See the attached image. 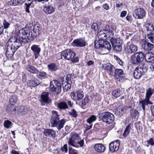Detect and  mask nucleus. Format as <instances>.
<instances>
[{
	"label": "nucleus",
	"mask_w": 154,
	"mask_h": 154,
	"mask_svg": "<svg viewBox=\"0 0 154 154\" xmlns=\"http://www.w3.org/2000/svg\"><path fill=\"white\" fill-rule=\"evenodd\" d=\"M30 34V29L26 26L19 31L17 37L13 36L10 38L6 46V55L8 58L12 57L15 51L23 43L27 42Z\"/></svg>",
	"instance_id": "f257e3e1"
},
{
	"label": "nucleus",
	"mask_w": 154,
	"mask_h": 154,
	"mask_svg": "<svg viewBox=\"0 0 154 154\" xmlns=\"http://www.w3.org/2000/svg\"><path fill=\"white\" fill-rule=\"evenodd\" d=\"M94 47L104 51L105 54L107 53L111 49V46L110 43L107 41L98 39L94 42Z\"/></svg>",
	"instance_id": "f03ea898"
},
{
	"label": "nucleus",
	"mask_w": 154,
	"mask_h": 154,
	"mask_svg": "<svg viewBox=\"0 0 154 154\" xmlns=\"http://www.w3.org/2000/svg\"><path fill=\"white\" fill-rule=\"evenodd\" d=\"M98 116L100 120L106 124H111L114 120V115L109 112H105L99 113Z\"/></svg>",
	"instance_id": "7ed1b4c3"
},
{
	"label": "nucleus",
	"mask_w": 154,
	"mask_h": 154,
	"mask_svg": "<svg viewBox=\"0 0 154 154\" xmlns=\"http://www.w3.org/2000/svg\"><path fill=\"white\" fill-rule=\"evenodd\" d=\"M146 70V65L144 63H141L134 70L133 73L134 78L136 79H139L141 76L144 75Z\"/></svg>",
	"instance_id": "20e7f679"
},
{
	"label": "nucleus",
	"mask_w": 154,
	"mask_h": 154,
	"mask_svg": "<svg viewBox=\"0 0 154 154\" xmlns=\"http://www.w3.org/2000/svg\"><path fill=\"white\" fill-rule=\"evenodd\" d=\"M62 88L61 83L58 81L53 80L50 83V88L52 92L59 93L60 92Z\"/></svg>",
	"instance_id": "39448f33"
},
{
	"label": "nucleus",
	"mask_w": 154,
	"mask_h": 154,
	"mask_svg": "<svg viewBox=\"0 0 154 154\" xmlns=\"http://www.w3.org/2000/svg\"><path fill=\"white\" fill-rule=\"evenodd\" d=\"M75 54L73 51L70 49H67L62 51L61 53V55L66 60H69L73 58Z\"/></svg>",
	"instance_id": "423d86ee"
},
{
	"label": "nucleus",
	"mask_w": 154,
	"mask_h": 154,
	"mask_svg": "<svg viewBox=\"0 0 154 154\" xmlns=\"http://www.w3.org/2000/svg\"><path fill=\"white\" fill-rule=\"evenodd\" d=\"M146 12L143 8H138L133 12V16L137 19H142L145 16Z\"/></svg>",
	"instance_id": "0eeeda50"
},
{
	"label": "nucleus",
	"mask_w": 154,
	"mask_h": 154,
	"mask_svg": "<svg viewBox=\"0 0 154 154\" xmlns=\"http://www.w3.org/2000/svg\"><path fill=\"white\" fill-rule=\"evenodd\" d=\"M71 44L74 47H85L87 43L85 38H80L74 40Z\"/></svg>",
	"instance_id": "6e6552de"
},
{
	"label": "nucleus",
	"mask_w": 154,
	"mask_h": 154,
	"mask_svg": "<svg viewBox=\"0 0 154 154\" xmlns=\"http://www.w3.org/2000/svg\"><path fill=\"white\" fill-rule=\"evenodd\" d=\"M60 116L57 111H52V116L50 120V122L52 127L56 126V124L57 122H59V120H60L59 118Z\"/></svg>",
	"instance_id": "1a4fd4ad"
},
{
	"label": "nucleus",
	"mask_w": 154,
	"mask_h": 154,
	"mask_svg": "<svg viewBox=\"0 0 154 154\" xmlns=\"http://www.w3.org/2000/svg\"><path fill=\"white\" fill-rule=\"evenodd\" d=\"M141 45L142 48L146 51H151L154 48V45L145 40H142Z\"/></svg>",
	"instance_id": "9d476101"
},
{
	"label": "nucleus",
	"mask_w": 154,
	"mask_h": 154,
	"mask_svg": "<svg viewBox=\"0 0 154 154\" xmlns=\"http://www.w3.org/2000/svg\"><path fill=\"white\" fill-rule=\"evenodd\" d=\"M120 146V140H117L111 142L109 144L110 150L112 152L118 150Z\"/></svg>",
	"instance_id": "9b49d317"
},
{
	"label": "nucleus",
	"mask_w": 154,
	"mask_h": 154,
	"mask_svg": "<svg viewBox=\"0 0 154 154\" xmlns=\"http://www.w3.org/2000/svg\"><path fill=\"white\" fill-rule=\"evenodd\" d=\"M79 140H80V137L78 134L75 133H72L68 141V144L72 146Z\"/></svg>",
	"instance_id": "f8f14e48"
},
{
	"label": "nucleus",
	"mask_w": 154,
	"mask_h": 154,
	"mask_svg": "<svg viewBox=\"0 0 154 154\" xmlns=\"http://www.w3.org/2000/svg\"><path fill=\"white\" fill-rule=\"evenodd\" d=\"M31 50L33 51L35 58H37L40 55L41 48L39 45H33L31 47Z\"/></svg>",
	"instance_id": "ddd939ff"
},
{
	"label": "nucleus",
	"mask_w": 154,
	"mask_h": 154,
	"mask_svg": "<svg viewBox=\"0 0 154 154\" xmlns=\"http://www.w3.org/2000/svg\"><path fill=\"white\" fill-rule=\"evenodd\" d=\"M103 30L106 34L110 37H112L114 35L113 31L114 29L113 27L111 25H106Z\"/></svg>",
	"instance_id": "4468645a"
},
{
	"label": "nucleus",
	"mask_w": 154,
	"mask_h": 154,
	"mask_svg": "<svg viewBox=\"0 0 154 154\" xmlns=\"http://www.w3.org/2000/svg\"><path fill=\"white\" fill-rule=\"evenodd\" d=\"M44 134L47 137L54 138L55 137L56 132L52 129H45L44 131Z\"/></svg>",
	"instance_id": "2eb2a0df"
},
{
	"label": "nucleus",
	"mask_w": 154,
	"mask_h": 154,
	"mask_svg": "<svg viewBox=\"0 0 154 154\" xmlns=\"http://www.w3.org/2000/svg\"><path fill=\"white\" fill-rule=\"evenodd\" d=\"M73 99L75 100H80L84 97V94L82 92L80 91H78L76 92H73L72 93Z\"/></svg>",
	"instance_id": "dca6fc26"
},
{
	"label": "nucleus",
	"mask_w": 154,
	"mask_h": 154,
	"mask_svg": "<svg viewBox=\"0 0 154 154\" xmlns=\"http://www.w3.org/2000/svg\"><path fill=\"white\" fill-rule=\"evenodd\" d=\"M111 43L114 50L118 51L121 50L122 47L121 44L120 42H117V40H113Z\"/></svg>",
	"instance_id": "f3484780"
},
{
	"label": "nucleus",
	"mask_w": 154,
	"mask_h": 154,
	"mask_svg": "<svg viewBox=\"0 0 154 154\" xmlns=\"http://www.w3.org/2000/svg\"><path fill=\"white\" fill-rule=\"evenodd\" d=\"M144 58L148 62L153 63L154 62V54L151 52H149L146 54Z\"/></svg>",
	"instance_id": "a211bd4d"
},
{
	"label": "nucleus",
	"mask_w": 154,
	"mask_h": 154,
	"mask_svg": "<svg viewBox=\"0 0 154 154\" xmlns=\"http://www.w3.org/2000/svg\"><path fill=\"white\" fill-rule=\"evenodd\" d=\"M137 47L134 44H131L128 47L125 48L126 52L128 54H132L136 52L137 50Z\"/></svg>",
	"instance_id": "6ab92c4d"
},
{
	"label": "nucleus",
	"mask_w": 154,
	"mask_h": 154,
	"mask_svg": "<svg viewBox=\"0 0 154 154\" xmlns=\"http://www.w3.org/2000/svg\"><path fill=\"white\" fill-rule=\"evenodd\" d=\"M114 75L116 79H118L124 76L125 74L122 69H117L115 70L114 75Z\"/></svg>",
	"instance_id": "aec40b11"
},
{
	"label": "nucleus",
	"mask_w": 154,
	"mask_h": 154,
	"mask_svg": "<svg viewBox=\"0 0 154 154\" xmlns=\"http://www.w3.org/2000/svg\"><path fill=\"white\" fill-rule=\"evenodd\" d=\"M48 95L49 93L48 92H43L41 95V101L46 103H50L51 100Z\"/></svg>",
	"instance_id": "412c9836"
},
{
	"label": "nucleus",
	"mask_w": 154,
	"mask_h": 154,
	"mask_svg": "<svg viewBox=\"0 0 154 154\" xmlns=\"http://www.w3.org/2000/svg\"><path fill=\"white\" fill-rule=\"evenodd\" d=\"M104 69L110 71V75H112L113 73H112L113 70L115 69L114 66L110 63H107L103 65V67Z\"/></svg>",
	"instance_id": "4be33fe9"
},
{
	"label": "nucleus",
	"mask_w": 154,
	"mask_h": 154,
	"mask_svg": "<svg viewBox=\"0 0 154 154\" xmlns=\"http://www.w3.org/2000/svg\"><path fill=\"white\" fill-rule=\"evenodd\" d=\"M94 147L96 151L100 153L103 152L105 149V146L100 143L96 144Z\"/></svg>",
	"instance_id": "5701e85b"
},
{
	"label": "nucleus",
	"mask_w": 154,
	"mask_h": 154,
	"mask_svg": "<svg viewBox=\"0 0 154 154\" xmlns=\"http://www.w3.org/2000/svg\"><path fill=\"white\" fill-rule=\"evenodd\" d=\"M55 11L54 9L51 5H49L43 7V11L47 14H50L53 13Z\"/></svg>",
	"instance_id": "b1692460"
},
{
	"label": "nucleus",
	"mask_w": 154,
	"mask_h": 154,
	"mask_svg": "<svg viewBox=\"0 0 154 154\" xmlns=\"http://www.w3.org/2000/svg\"><path fill=\"white\" fill-rule=\"evenodd\" d=\"M139 103L141 104V106L142 107L143 111L145 109V106L148 104H152V103L150 102L149 99L145 98V99L139 102Z\"/></svg>",
	"instance_id": "393cba45"
},
{
	"label": "nucleus",
	"mask_w": 154,
	"mask_h": 154,
	"mask_svg": "<svg viewBox=\"0 0 154 154\" xmlns=\"http://www.w3.org/2000/svg\"><path fill=\"white\" fill-rule=\"evenodd\" d=\"M107 35L103 30H101L97 34V37L98 38V39L104 40L105 38H106Z\"/></svg>",
	"instance_id": "a878e982"
},
{
	"label": "nucleus",
	"mask_w": 154,
	"mask_h": 154,
	"mask_svg": "<svg viewBox=\"0 0 154 154\" xmlns=\"http://www.w3.org/2000/svg\"><path fill=\"white\" fill-rule=\"evenodd\" d=\"M28 110V109L27 107L23 106H19L17 109L18 113L22 115H25L27 113Z\"/></svg>",
	"instance_id": "bb28decb"
},
{
	"label": "nucleus",
	"mask_w": 154,
	"mask_h": 154,
	"mask_svg": "<svg viewBox=\"0 0 154 154\" xmlns=\"http://www.w3.org/2000/svg\"><path fill=\"white\" fill-rule=\"evenodd\" d=\"M40 84L39 81L37 79H35L34 80H31L27 82L28 85L31 87H35Z\"/></svg>",
	"instance_id": "cd10ccee"
},
{
	"label": "nucleus",
	"mask_w": 154,
	"mask_h": 154,
	"mask_svg": "<svg viewBox=\"0 0 154 154\" xmlns=\"http://www.w3.org/2000/svg\"><path fill=\"white\" fill-rule=\"evenodd\" d=\"M145 26L148 33H151L154 31V27L152 24L149 23H146L145 24Z\"/></svg>",
	"instance_id": "c85d7f7f"
},
{
	"label": "nucleus",
	"mask_w": 154,
	"mask_h": 154,
	"mask_svg": "<svg viewBox=\"0 0 154 154\" xmlns=\"http://www.w3.org/2000/svg\"><path fill=\"white\" fill-rule=\"evenodd\" d=\"M154 92V89L151 88H149L146 90L145 98L149 99Z\"/></svg>",
	"instance_id": "c756f323"
},
{
	"label": "nucleus",
	"mask_w": 154,
	"mask_h": 154,
	"mask_svg": "<svg viewBox=\"0 0 154 154\" xmlns=\"http://www.w3.org/2000/svg\"><path fill=\"white\" fill-rule=\"evenodd\" d=\"M65 123V121L64 119H62L60 120H59V122L56 124V125L54 126L53 127H56L58 130H60L63 128Z\"/></svg>",
	"instance_id": "7c9ffc66"
},
{
	"label": "nucleus",
	"mask_w": 154,
	"mask_h": 154,
	"mask_svg": "<svg viewBox=\"0 0 154 154\" xmlns=\"http://www.w3.org/2000/svg\"><path fill=\"white\" fill-rule=\"evenodd\" d=\"M36 74L37 77L40 79H45L47 78V75L45 72L38 71V74Z\"/></svg>",
	"instance_id": "2f4dec72"
},
{
	"label": "nucleus",
	"mask_w": 154,
	"mask_h": 154,
	"mask_svg": "<svg viewBox=\"0 0 154 154\" xmlns=\"http://www.w3.org/2000/svg\"><path fill=\"white\" fill-rule=\"evenodd\" d=\"M57 107L60 109H65L68 108L67 103L64 101L61 102L57 104Z\"/></svg>",
	"instance_id": "473e14b6"
},
{
	"label": "nucleus",
	"mask_w": 154,
	"mask_h": 154,
	"mask_svg": "<svg viewBox=\"0 0 154 154\" xmlns=\"http://www.w3.org/2000/svg\"><path fill=\"white\" fill-rule=\"evenodd\" d=\"M84 144V140L83 139H81L80 137V140H78V141L75 142L72 146L79 148V147H82Z\"/></svg>",
	"instance_id": "72a5a7b5"
},
{
	"label": "nucleus",
	"mask_w": 154,
	"mask_h": 154,
	"mask_svg": "<svg viewBox=\"0 0 154 154\" xmlns=\"http://www.w3.org/2000/svg\"><path fill=\"white\" fill-rule=\"evenodd\" d=\"M27 70L30 73L33 74H38V70L32 66L29 65L27 67Z\"/></svg>",
	"instance_id": "f704fd0d"
},
{
	"label": "nucleus",
	"mask_w": 154,
	"mask_h": 154,
	"mask_svg": "<svg viewBox=\"0 0 154 154\" xmlns=\"http://www.w3.org/2000/svg\"><path fill=\"white\" fill-rule=\"evenodd\" d=\"M132 63L134 64H138L140 63L137 57L136 53L132 55L131 57Z\"/></svg>",
	"instance_id": "c9c22d12"
},
{
	"label": "nucleus",
	"mask_w": 154,
	"mask_h": 154,
	"mask_svg": "<svg viewBox=\"0 0 154 154\" xmlns=\"http://www.w3.org/2000/svg\"><path fill=\"white\" fill-rule=\"evenodd\" d=\"M7 110L10 113L15 114L16 113V109L14 105H9Z\"/></svg>",
	"instance_id": "e433bc0d"
},
{
	"label": "nucleus",
	"mask_w": 154,
	"mask_h": 154,
	"mask_svg": "<svg viewBox=\"0 0 154 154\" xmlns=\"http://www.w3.org/2000/svg\"><path fill=\"white\" fill-rule=\"evenodd\" d=\"M48 69L51 72H55L57 69V65L54 63H52L48 65Z\"/></svg>",
	"instance_id": "4c0bfd02"
},
{
	"label": "nucleus",
	"mask_w": 154,
	"mask_h": 154,
	"mask_svg": "<svg viewBox=\"0 0 154 154\" xmlns=\"http://www.w3.org/2000/svg\"><path fill=\"white\" fill-rule=\"evenodd\" d=\"M123 91L120 90H115L113 91L112 93L113 96L116 98H117L121 95Z\"/></svg>",
	"instance_id": "58836bf2"
},
{
	"label": "nucleus",
	"mask_w": 154,
	"mask_h": 154,
	"mask_svg": "<svg viewBox=\"0 0 154 154\" xmlns=\"http://www.w3.org/2000/svg\"><path fill=\"white\" fill-rule=\"evenodd\" d=\"M131 129V124H129L125 128L123 134L124 137H126L128 135Z\"/></svg>",
	"instance_id": "ea45409f"
},
{
	"label": "nucleus",
	"mask_w": 154,
	"mask_h": 154,
	"mask_svg": "<svg viewBox=\"0 0 154 154\" xmlns=\"http://www.w3.org/2000/svg\"><path fill=\"white\" fill-rule=\"evenodd\" d=\"M136 53L137 55L138 60L140 63L143 60L144 58V54L142 52H137Z\"/></svg>",
	"instance_id": "a19ab883"
},
{
	"label": "nucleus",
	"mask_w": 154,
	"mask_h": 154,
	"mask_svg": "<svg viewBox=\"0 0 154 154\" xmlns=\"http://www.w3.org/2000/svg\"><path fill=\"white\" fill-rule=\"evenodd\" d=\"M12 125V122L8 120L5 121L4 123V126L7 128H11Z\"/></svg>",
	"instance_id": "79ce46f5"
},
{
	"label": "nucleus",
	"mask_w": 154,
	"mask_h": 154,
	"mask_svg": "<svg viewBox=\"0 0 154 154\" xmlns=\"http://www.w3.org/2000/svg\"><path fill=\"white\" fill-rule=\"evenodd\" d=\"M131 114L132 117L135 118L137 116H139V112L135 109H131Z\"/></svg>",
	"instance_id": "37998d69"
},
{
	"label": "nucleus",
	"mask_w": 154,
	"mask_h": 154,
	"mask_svg": "<svg viewBox=\"0 0 154 154\" xmlns=\"http://www.w3.org/2000/svg\"><path fill=\"white\" fill-rule=\"evenodd\" d=\"M96 119V116L94 115H92L87 120V122L89 124H92V123Z\"/></svg>",
	"instance_id": "c03bdc74"
},
{
	"label": "nucleus",
	"mask_w": 154,
	"mask_h": 154,
	"mask_svg": "<svg viewBox=\"0 0 154 154\" xmlns=\"http://www.w3.org/2000/svg\"><path fill=\"white\" fill-rule=\"evenodd\" d=\"M17 100V96L15 95H13L10 99V103L11 105H14Z\"/></svg>",
	"instance_id": "a18cd8bd"
},
{
	"label": "nucleus",
	"mask_w": 154,
	"mask_h": 154,
	"mask_svg": "<svg viewBox=\"0 0 154 154\" xmlns=\"http://www.w3.org/2000/svg\"><path fill=\"white\" fill-rule=\"evenodd\" d=\"M146 38L149 39V41L154 44V34L151 33L147 34Z\"/></svg>",
	"instance_id": "49530a36"
},
{
	"label": "nucleus",
	"mask_w": 154,
	"mask_h": 154,
	"mask_svg": "<svg viewBox=\"0 0 154 154\" xmlns=\"http://www.w3.org/2000/svg\"><path fill=\"white\" fill-rule=\"evenodd\" d=\"M66 84H67L64 86H63V84H62L63 90L65 91H66L69 90L71 86V85L70 83L69 82V83H68V82H67Z\"/></svg>",
	"instance_id": "de8ad7c7"
},
{
	"label": "nucleus",
	"mask_w": 154,
	"mask_h": 154,
	"mask_svg": "<svg viewBox=\"0 0 154 154\" xmlns=\"http://www.w3.org/2000/svg\"><path fill=\"white\" fill-rule=\"evenodd\" d=\"M69 114L74 118L78 116L77 112L74 109H73L70 112H69Z\"/></svg>",
	"instance_id": "09e8293b"
},
{
	"label": "nucleus",
	"mask_w": 154,
	"mask_h": 154,
	"mask_svg": "<svg viewBox=\"0 0 154 154\" xmlns=\"http://www.w3.org/2000/svg\"><path fill=\"white\" fill-rule=\"evenodd\" d=\"M91 28L92 30H93L95 32H96L99 29L97 24L95 23H93L91 26Z\"/></svg>",
	"instance_id": "8fccbe9b"
},
{
	"label": "nucleus",
	"mask_w": 154,
	"mask_h": 154,
	"mask_svg": "<svg viewBox=\"0 0 154 154\" xmlns=\"http://www.w3.org/2000/svg\"><path fill=\"white\" fill-rule=\"evenodd\" d=\"M3 24L4 26V28L7 29L10 26V23L8 22L6 20H4L3 22Z\"/></svg>",
	"instance_id": "3c124183"
},
{
	"label": "nucleus",
	"mask_w": 154,
	"mask_h": 154,
	"mask_svg": "<svg viewBox=\"0 0 154 154\" xmlns=\"http://www.w3.org/2000/svg\"><path fill=\"white\" fill-rule=\"evenodd\" d=\"M89 99L87 97H85L82 101V105L85 106L86 103H88Z\"/></svg>",
	"instance_id": "603ef678"
},
{
	"label": "nucleus",
	"mask_w": 154,
	"mask_h": 154,
	"mask_svg": "<svg viewBox=\"0 0 154 154\" xmlns=\"http://www.w3.org/2000/svg\"><path fill=\"white\" fill-rule=\"evenodd\" d=\"M72 76V75L71 74H68L67 75L66 77V79L67 81V82L72 83V82H71V77Z\"/></svg>",
	"instance_id": "864d4df0"
},
{
	"label": "nucleus",
	"mask_w": 154,
	"mask_h": 154,
	"mask_svg": "<svg viewBox=\"0 0 154 154\" xmlns=\"http://www.w3.org/2000/svg\"><path fill=\"white\" fill-rule=\"evenodd\" d=\"M117 60V62L120 65H122L123 64V61L117 56L114 57Z\"/></svg>",
	"instance_id": "5fc2aeb1"
},
{
	"label": "nucleus",
	"mask_w": 154,
	"mask_h": 154,
	"mask_svg": "<svg viewBox=\"0 0 154 154\" xmlns=\"http://www.w3.org/2000/svg\"><path fill=\"white\" fill-rule=\"evenodd\" d=\"M61 150L63 152H66L68 151L67 145L66 144H64L63 147L61 148Z\"/></svg>",
	"instance_id": "6e6d98bb"
},
{
	"label": "nucleus",
	"mask_w": 154,
	"mask_h": 154,
	"mask_svg": "<svg viewBox=\"0 0 154 154\" xmlns=\"http://www.w3.org/2000/svg\"><path fill=\"white\" fill-rule=\"evenodd\" d=\"M25 5L26 6V12L29 13L30 12L29 10V8L31 5V3L27 4V3H25Z\"/></svg>",
	"instance_id": "4d7b16f0"
},
{
	"label": "nucleus",
	"mask_w": 154,
	"mask_h": 154,
	"mask_svg": "<svg viewBox=\"0 0 154 154\" xmlns=\"http://www.w3.org/2000/svg\"><path fill=\"white\" fill-rule=\"evenodd\" d=\"M147 143L152 146L154 145V141L152 138H150L149 140L147 141Z\"/></svg>",
	"instance_id": "13d9d810"
},
{
	"label": "nucleus",
	"mask_w": 154,
	"mask_h": 154,
	"mask_svg": "<svg viewBox=\"0 0 154 154\" xmlns=\"http://www.w3.org/2000/svg\"><path fill=\"white\" fill-rule=\"evenodd\" d=\"M77 151L74 149H72L69 148V154H77Z\"/></svg>",
	"instance_id": "bf43d9fd"
},
{
	"label": "nucleus",
	"mask_w": 154,
	"mask_h": 154,
	"mask_svg": "<svg viewBox=\"0 0 154 154\" xmlns=\"http://www.w3.org/2000/svg\"><path fill=\"white\" fill-rule=\"evenodd\" d=\"M127 14V11H123L120 14V16L122 17H124Z\"/></svg>",
	"instance_id": "052dcab7"
},
{
	"label": "nucleus",
	"mask_w": 154,
	"mask_h": 154,
	"mask_svg": "<svg viewBox=\"0 0 154 154\" xmlns=\"http://www.w3.org/2000/svg\"><path fill=\"white\" fill-rule=\"evenodd\" d=\"M21 3L18 1H17L16 2H13V6H16L17 5H18L20 4Z\"/></svg>",
	"instance_id": "680f3d73"
},
{
	"label": "nucleus",
	"mask_w": 154,
	"mask_h": 154,
	"mask_svg": "<svg viewBox=\"0 0 154 154\" xmlns=\"http://www.w3.org/2000/svg\"><path fill=\"white\" fill-rule=\"evenodd\" d=\"M151 110L152 114L153 116L154 117V106L152 105L151 106Z\"/></svg>",
	"instance_id": "e2e57ef3"
},
{
	"label": "nucleus",
	"mask_w": 154,
	"mask_h": 154,
	"mask_svg": "<svg viewBox=\"0 0 154 154\" xmlns=\"http://www.w3.org/2000/svg\"><path fill=\"white\" fill-rule=\"evenodd\" d=\"M94 63V61L91 60H89V61L87 62V65L89 66H91Z\"/></svg>",
	"instance_id": "0e129e2a"
},
{
	"label": "nucleus",
	"mask_w": 154,
	"mask_h": 154,
	"mask_svg": "<svg viewBox=\"0 0 154 154\" xmlns=\"http://www.w3.org/2000/svg\"><path fill=\"white\" fill-rule=\"evenodd\" d=\"M150 68L151 70L154 72V63H153L150 65Z\"/></svg>",
	"instance_id": "69168bd1"
},
{
	"label": "nucleus",
	"mask_w": 154,
	"mask_h": 154,
	"mask_svg": "<svg viewBox=\"0 0 154 154\" xmlns=\"http://www.w3.org/2000/svg\"><path fill=\"white\" fill-rule=\"evenodd\" d=\"M11 154H20L18 152L12 149L11 152Z\"/></svg>",
	"instance_id": "338daca9"
},
{
	"label": "nucleus",
	"mask_w": 154,
	"mask_h": 154,
	"mask_svg": "<svg viewBox=\"0 0 154 154\" xmlns=\"http://www.w3.org/2000/svg\"><path fill=\"white\" fill-rule=\"evenodd\" d=\"M103 7L106 10H108L109 8V6L108 5L106 4H104L103 5Z\"/></svg>",
	"instance_id": "774afa93"
}]
</instances>
